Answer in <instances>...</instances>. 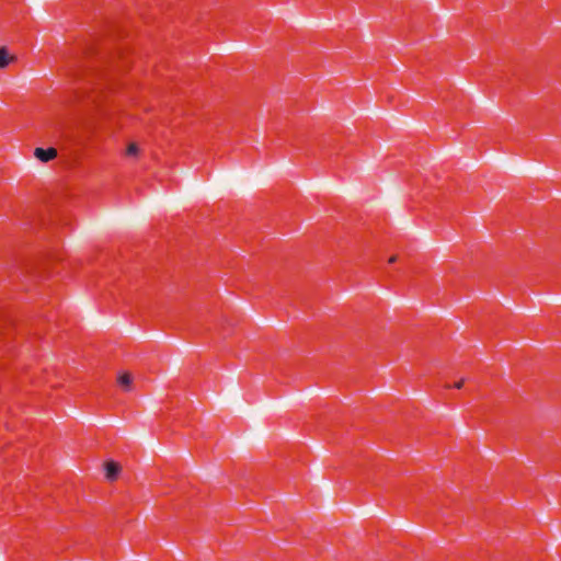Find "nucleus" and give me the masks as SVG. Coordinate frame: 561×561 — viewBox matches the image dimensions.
Instances as JSON below:
<instances>
[{
	"label": "nucleus",
	"instance_id": "f257e3e1",
	"mask_svg": "<svg viewBox=\"0 0 561 561\" xmlns=\"http://www.w3.org/2000/svg\"><path fill=\"white\" fill-rule=\"evenodd\" d=\"M34 154L39 161L48 162L56 158L57 150L55 148H36Z\"/></svg>",
	"mask_w": 561,
	"mask_h": 561
},
{
	"label": "nucleus",
	"instance_id": "f03ea898",
	"mask_svg": "<svg viewBox=\"0 0 561 561\" xmlns=\"http://www.w3.org/2000/svg\"><path fill=\"white\" fill-rule=\"evenodd\" d=\"M106 478L108 480H115L118 476L119 466L116 462L110 461L105 466Z\"/></svg>",
	"mask_w": 561,
	"mask_h": 561
},
{
	"label": "nucleus",
	"instance_id": "7ed1b4c3",
	"mask_svg": "<svg viewBox=\"0 0 561 561\" xmlns=\"http://www.w3.org/2000/svg\"><path fill=\"white\" fill-rule=\"evenodd\" d=\"M131 381L133 378L128 373H123L118 377V383L125 391H129L131 389Z\"/></svg>",
	"mask_w": 561,
	"mask_h": 561
},
{
	"label": "nucleus",
	"instance_id": "20e7f679",
	"mask_svg": "<svg viewBox=\"0 0 561 561\" xmlns=\"http://www.w3.org/2000/svg\"><path fill=\"white\" fill-rule=\"evenodd\" d=\"M11 58L9 56V54L7 53V50L4 48H1L0 49V68H5L9 62H10Z\"/></svg>",
	"mask_w": 561,
	"mask_h": 561
},
{
	"label": "nucleus",
	"instance_id": "39448f33",
	"mask_svg": "<svg viewBox=\"0 0 561 561\" xmlns=\"http://www.w3.org/2000/svg\"><path fill=\"white\" fill-rule=\"evenodd\" d=\"M138 153V147L136 144H130L128 147H127V154L128 156H137Z\"/></svg>",
	"mask_w": 561,
	"mask_h": 561
},
{
	"label": "nucleus",
	"instance_id": "423d86ee",
	"mask_svg": "<svg viewBox=\"0 0 561 561\" xmlns=\"http://www.w3.org/2000/svg\"><path fill=\"white\" fill-rule=\"evenodd\" d=\"M463 385V380H460L458 382H456L453 387L456 388V389H460Z\"/></svg>",
	"mask_w": 561,
	"mask_h": 561
},
{
	"label": "nucleus",
	"instance_id": "0eeeda50",
	"mask_svg": "<svg viewBox=\"0 0 561 561\" xmlns=\"http://www.w3.org/2000/svg\"><path fill=\"white\" fill-rule=\"evenodd\" d=\"M394 262V257H388V264Z\"/></svg>",
	"mask_w": 561,
	"mask_h": 561
}]
</instances>
